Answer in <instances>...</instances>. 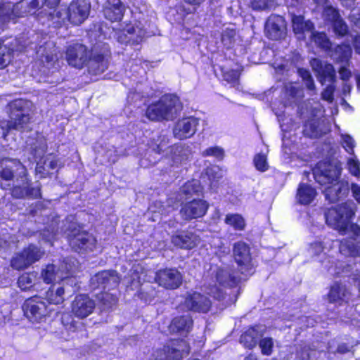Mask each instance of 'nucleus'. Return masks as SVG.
Instances as JSON below:
<instances>
[{"instance_id":"1","label":"nucleus","mask_w":360,"mask_h":360,"mask_svg":"<svg viewBox=\"0 0 360 360\" xmlns=\"http://www.w3.org/2000/svg\"><path fill=\"white\" fill-rule=\"evenodd\" d=\"M0 186L3 189H11L15 198H39L41 186H32L27 177L26 167L17 159H0Z\"/></svg>"},{"instance_id":"2","label":"nucleus","mask_w":360,"mask_h":360,"mask_svg":"<svg viewBox=\"0 0 360 360\" xmlns=\"http://www.w3.org/2000/svg\"><path fill=\"white\" fill-rule=\"evenodd\" d=\"M341 168L328 162L323 161L317 164L313 170L315 180L321 185L328 186L323 191L325 198L330 202H335L345 197L349 191L348 182L336 181L340 175Z\"/></svg>"},{"instance_id":"3","label":"nucleus","mask_w":360,"mask_h":360,"mask_svg":"<svg viewBox=\"0 0 360 360\" xmlns=\"http://www.w3.org/2000/svg\"><path fill=\"white\" fill-rule=\"evenodd\" d=\"M182 110V104L176 95L167 94L157 102L149 105L145 112L150 121H171L175 119Z\"/></svg>"},{"instance_id":"4","label":"nucleus","mask_w":360,"mask_h":360,"mask_svg":"<svg viewBox=\"0 0 360 360\" xmlns=\"http://www.w3.org/2000/svg\"><path fill=\"white\" fill-rule=\"evenodd\" d=\"M32 106L30 101L22 99L11 102L8 104V129L18 131L27 129L32 118Z\"/></svg>"},{"instance_id":"5","label":"nucleus","mask_w":360,"mask_h":360,"mask_svg":"<svg viewBox=\"0 0 360 360\" xmlns=\"http://www.w3.org/2000/svg\"><path fill=\"white\" fill-rule=\"evenodd\" d=\"M211 276L214 278V283H210L206 287V292L214 299L221 300L224 298L223 291L216 285L218 283L220 285L233 288L236 286L243 278L235 275V273L228 266L215 267L211 269Z\"/></svg>"},{"instance_id":"6","label":"nucleus","mask_w":360,"mask_h":360,"mask_svg":"<svg viewBox=\"0 0 360 360\" xmlns=\"http://www.w3.org/2000/svg\"><path fill=\"white\" fill-rule=\"evenodd\" d=\"M356 210V204L352 200L332 207L325 214L326 224L345 233L349 228V221L355 214Z\"/></svg>"},{"instance_id":"7","label":"nucleus","mask_w":360,"mask_h":360,"mask_svg":"<svg viewBox=\"0 0 360 360\" xmlns=\"http://www.w3.org/2000/svg\"><path fill=\"white\" fill-rule=\"evenodd\" d=\"M90 8L89 0H72L66 10L56 12L57 20L53 24L60 26L65 20H68L72 24L79 25L88 18Z\"/></svg>"},{"instance_id":"8","label":"nucleus","mask_w":360,"mask_h":360,"mask_svg":"<svg viewBox=\"0 0 360 360\" xmlns=\"http://www.w3.org/2000/svg\"><path fill=\"white\" fill-rule=\"evenodd\" d=\"M111 52L107 44H96L91 49V55L86 61L89 73L99 75L108 68Z\"/></svg>"},{"instance_id":"9","label":"nucleus","mask_w":360,"mask_h":360,"mask_svg":"<svg viewBox=\"0 0 360 360\" xmlns=\"http://www.w3.org/2000/svg\"><path fill=\"white\" fill-rule=\"evenodd\" d=\"M68 238L72 248L78 252L92 251L96 244L94 236L75 225H72L68 233Z\"/></svg>"},{"instance_id":"10","label":"nucleus","mask_w":360,"mask_h":360,"mask_svg":"<svg viewBox=\"0 0 360 360\" xmlns=\"http://www.w3.org/2000/svg\"><path fill=\"white\" fill-rule=\"evenodd\" d=\"M73 273L72 266L69 263V259H65L60 266L57 267L54 264H48L45 269L41 271V277L46 283L58 281H65L66 283H75V278H69V274Z\"/></svg>"},{"instance_id":"11","label":"nucleus","mask_w":360,"mask_h":360,"mask_svg":"<svg viewBox=\"0 0 360 360\" xmlns=\"http://www.w3.org/2000/svg\"><path fill=\"white\" fill-rule=\"evenodd\" d=\"M22 310L25 316L32 323L43 321L51 311L46 302L38 297L27 299L22 305Z\"/></svg>"},{"instance_id":"12","label":"nucleus","mask_w":360,"mask_h":360,"mask_svg":"<svg viewBox=\"0 0 360 360\" xmlns=\"http://www.w3.org/2000/svg\"><path fill=\"white\" fill-rule=\"evenodd\" d=\"M233 255L242 275L247 276L253 273L250 248L247 243L243 241L235 243L233 245Z\"/></svg>"},{"instance_id":"13","label":"nucleus","mask_w":360,"mask_h":360,"mask_svg":"<svg viewBox=\"0 0 360 360\" xmlns=\"http://www.w3.org/2000/svg\"><path fill=\"white\" fill-rule=\"evenodd\" d=\"M60 0H32L27 5V10L22 13H27L30 14L34 13L35 11L41 10L38 13L39 19L46 17L49 20H52L53 22L57 20L56 12L58 10L56 7L59 4ZM60 10H58L59 11Z\"/></svg>"},{"instance_id":"14","label":"nucleus","mask_w":360,"mask_h":360,"mask_svg":"<svg viewBox=\"0 0 360 360\" xmlns=\"http://www.w3.org/2000/svg\"><path fill=\"white\" fill-rule=\"evenodd\" d=\"M188 354L184 341H173L169 345L157 349L153 354L155 360H179Z\"/></svg>"},{"instance_id":"15","label":"nucleus","mask_w":360,"mask_h":360,"mask_svg":"<svg viewBox=\"0 0 360 360\" xmlns=\"http://www.w3.org/2000/svg\"><path fill=\"white\" fill-rule=\"evenodd\" d=\"M120 276L114 270L102 271L95 274L91 278V284L94 288L103 289H114L120 282Z\"/></svg>"},{"instance_id":"16","label":"nucleus","mask_w":360,"mask_h":360,"mask_svg":"<svg viewBox=\"0 0 360 360\" xmlns=\"http://www.w3.org/2000/svg\"><path fill=\"white\" fill-rule=\"evenodd\" d=\"M310 65L322 85L326 82L331 83L335 82L336 72L332 64L318 58H313L310 61Z\"/></svg>"},{"instance_id":"17","label":"nucleus","mask_w":360,"mask_h":360,"mask_svg":"<svg viewBox=\"0 0 360 360\" xmlns=\"http://www.w3.org/2000/svg\"><path fill=\"white\" fill-rule=\"evenodd\" d=\"M182 275L176 269H165L159 270L155 275V281L167 289H176L182 283Z\"/></svg>"},{"instance_id":"18","label":"nucleus","mask_w":360,"mask_h":360,"mask_svg":"<svg viewBox=\"0 0 360 360\" xmlns=\"http://www.w3.org/2000/svg\"><path fill=\"white\" fill-rule=\"evenodd\" d=\"M198 120L194 117H188L179 120L173 128L175 138L183 140L193 136L197 130Z\"/></svg>"},{"instance_id":"19","label":"nucleus","mask_w":360,"mask_h":360,"mask_svg":"<svg viewBox=\"0 0 360 360\" xmlns=\"http://www.w3.org/2000/svg\"><path fill=\"white\" fill-rule=\"evenodd\" d=\"M208 203L202 200H193L184 204L180 214L186 220H191L203 217L208 209Z\"/></svg>"},{"instance_id":"20","label":"nucleus","mask_w":360,"mask_h":360,"mask_svg":"<svg viewBox=\"0 0 360 360\" xmlns=\"http://www.w3.org/2000/svg\"><path fill=\"white\" fill-rule=\"evenodd\" d=\"M265 30L269 39L278 40L286 34V23L283 17L271 15L266 22Z\"/></svg>"},{"instance_id":"21","label":"nucleus","mask_w":360,"mask_h":360,"mask_svg":"<svg viewBox=\"0 0 360 360\" xmlns=\"http://www.w3.org/2000/svg\"><path fill=\"white\" fill-rule=\"evenodd\" d=\"M94 301L86 295L76 296L72 303V312L79 319L87 317L94 311Z\"/></svg>"},{"instance_id":"22","label":"nucleus","mask_w":360,"mask_h":360,"mask_svg":"<svg viewBox=\"0 0 360 360\" xmlns=\"http://www.w3.org/2000/svg\"><path fill=\"white\" fill-rule=\"evenodd\" d=\"M349 231L353 233V238L345 240L340 245V252L345 255H360V226L356 224L349 225Z\"/></svg>"},{"instance_id":"23","label":"nucleus","mask_w":360,"mask_h":360,"mask_svg":"<svg viewBox=\"0 0 360 360\" xmlns=\"http://www.w3.org/2000/svg\"><path fill=\"white\" fill-rule=\"evenodd\" d=\"M87 49L85 46L76 44L70 46L66 51V60L68 64L77 68H82L87 61Z\"/></svg>"},{"instance_id":"24","label":"nucleus","mask_w":360,"mask_h":360,"mask_svg":"<svg viewBox=\"0 0 360 360\" xmlns=\"http://www.w3.org/2000/svg\"><path fill=\"white\" fill-rule=\"evenodd\" d=\"M184 305L188 310L207 313L210 310L212 303L206 296L198 292H193L186 296Z\"/></svg>"},{"instance_id":"25","label":"nucleus","mask_w":360,"mask_h":360,"mask_svg":"<svg viewBox=\"0 0 360 360\" xmlns=\"http://www.w3.org/2000/svg\"><path fill=\"white\" fill-rule=\"evenodd\" d=\"M172 243L176 247L192 249L200 243V238L196 234L188 231H176L171 238Z\"/></svg>"},{"instance_id":"26","label":"nucleus","mask_w":360,"mask_h":360,"mask_svg":"<svg viewBox=\"0 0 360 360\" xmlns=\"http://www.w3.org/2000/svg\"><path fill=\"white\" fill-rule=\"evenodd\" d=\"M292 27L298 38H304V34L311 33L314 30V25L310 20H305L302 15L290 13Z\"/></svg>"},{"instance_id":"27","label":"nucleus","mask_w":360,"mask_h":360,"mask_svg":"<svg viewBox=\"0 0 360 360\" xmlns=\"http://www.w3.org/2000/svg\"><path fill=\"white\" fill-rule=\"evenodd\" d=\"M125 8L120 0H108L103 7L105 18L112 22L122 20Z\"/></svg>"},{"instance_id":"28","label":"nucleus","mask_w":360,"mask_h":360,"mask_svg":"<svg viewBox=\"0 0 360 360\" xmlns=\"http://www.w3.org/2000/svg\"><path fill=\"white\" fill-rule=\"evenodd\" d=\"M265 332L264 326H256L249 328L243 335H241L240 341L248 348H253L258 342V340L261 338Z\"/></svg>"},{"instance_id":"29","label":"nucleus","mask_w":360,"mask_h":360,"mask_svg":"<svg viewBox=\"0 0 360 360\" xmlns=\"http://www.w3.org/2000/svg\"><path fill=\"white\" fill-rule=\"evenodd\" d=\"M326 130L323 122L321 119L313 117L304 124L303 134L310 138H319L326 134Z\"/></svg>"},{"instance_id":"30","label":"nucleus","mask_w":360,"mask_h":360,"mask_svg":"<svg viewBox=\"0 0 360 360\" xmlns=\"http://www.w3.org/2000/svg\"><path fill=\"white\" fill-rule=\"evenodd\" d=\"M71 283H66L63 287L58 288L56 290L50 289L46 294V302L49 304H59L63 302L65 292L71 293L75 292V289L72 288L70 290Z\"/></svg>"},{"instance_id":"31","label":"nucleus","mask_w":360,"mask_h":360,"mask_svg":"<svg viewBox=\"0 0 360 360\" xmlns=\"http://www.w3.org/2000/svg\"><path fill=\"white\" fill-rule=\"evenodd\" d=\"M193 326V320L189 315L181 316L174 318L170 325V329L173 332L181 334H187Z\"/></svg>"},{"instance_id":"32","label":"nucleus","mask_w":360,"mask_h":360,"mask_svg":"<svg viewBox=\"0 0 360 360\" xmlns=\"http://www.w3.org/2000/svg\"><path fill=\"white\" fill-rule=\"evenodd\" d=\"M22 7V4L20 3L15 5L11 3L0 4V21L6 22L20 17L22 14L19 13L18 11Z\"/></svg>"},{"instance_id":"33","label":"nucleus","mask_w":360,"mask_h":360,"mask_svg":"<svg viewBox=\"0 0 360 360\" xmlns=\"http://www.w3.org/2000/svg\"><path fill=\"white\" fill-rule=\"evenodd\" d=\"M316 195V190L306 184H300L297 188L296 198L301 205H309Z\"/></svg>"},{"instance_id":"34","label":"nucleus","mask_w":360,"mask_h":360,"mask_svg":"<svg viewBox=\"0 0 360 360\" xmlns=\"http://www.w3.org/2000/svg\"><path fill=\"white\" fill-rule=\"evenodd\" d=\"M352 56V49L348 45L338 46L332 55L333 59L337 63L349 65Z\"/></svg>"},{"instance_id":"35","label":"nucleus","mask_w":360,"mask_h":360,"mask_svg":"<svg viewBox=\"0 0 360 360\" xmlns=\"http://www.w3.org/2000/svg\"><path fill=\"white\" fill-rule=\"evenodd\" d=\"M347 292L345 286L339 283H335L331 286L328 294V301L331 303H339L345 301Z\"/></svg>"},{"instance_id":"36","label":"nucleus","mask_w":360,"mask_h":360,"mask_svg":"<svg viewBox=\"0 0 360 360\" xmlns=\"http://www.w3.org/2000/svg\"><path fill=\"white\" fill-rule=\"evenodd\" d=\"M99 307L102 310H108L112 309L116 305L117 298L116 295L108 292H103L97 295Z\"/></svg>"},{"instance_id":"37","label":"nucleus","mask_w":360,"mask_h":360,"mask_svg":"<svg viewBox=\"0 0 360 360\" xmlns=\"http://www.w3.org/2000/svg\"><path fill=\"white\" fill-rule=\"evenodd\" d=\"M311 37L315 44L324 51H328L331 48V41L324 32L312 31Z\"/></svg>"},{"instance_id":"38","label":"nucleus","mask_w":360,"mask_h":360,"mask_svg":"<svg viewBox=\"0 0 360 360\" xmlns=\"http://www.w3.org/2000/svg\"><path fill=\"white\" fill-rule=\"evenodd\" d=\"M224 222L237 231L244 230L246 225L244 218L239 214H226Z\"/></svg>"},{"instance_id":"39","label":"nucleus","mask_w":360,"mask_h":360,"mask_svg":"<svg viewBox=\"0 0 360 360\" xmlns=\"http://www.w3.org/2000/svg\"><path fill=\"white\" fill-rule=\"evenodd\" d=\"M22 251L26 256V259L28 262L30 266L33 263L39 261L44 255V252L41 251L40 248L34 245H29Z\"/></svg>"},{"instance_id":"40","label":"nucleus","mask_w":360,"mask_h":360,"mask_svg":"<svg viewBox=\"0 0 360 360\" xmlns=\"http://www.w3.org/2000/svg\"><path fill=\"white\" fill-rule=\"evenodd\" d=\"M188 156L189 152L186 148L181 146H175L172 150V159L173 165L178 166L182 162L186 160Z\"/></svg>"},{"instance_id":"41","label":"nucleus","mask_w":360,"mask_h":360,"mask_svg":"<svg viewBox=\"0 0 360 360\" xmlns=\"http://www.w3.org/2000/svg\"><path fill=\"white\" fill-rule=\"evenodd\" d=\"M127 32L130 35L128 40L133 44H139L146 37V32L139 26L129 27Z\"/></svg>"},{"instance_id":"42","label":"nucleus","mask_w":360,"mask_h":360,"mask_svg":"<svg viewBox=\"0 0 360 360\" xmlns=\"http://www.w3.org/2000/svg\"><path fill=\"white\" fill-rule=\"evenodd\" d=\"M168 143V139L165 135H160L156 139H153L150 148L155 153L160 154L167 148Z\"/></svg>"},{"instance_id":"43","label":"nucleus","mask_w":360,"mask_h":360,"mask_svg":"<svg viewBox=\"0 0 360 360\" xmlns=\"http://www.w3.org/2000/svg\"><path fill=\"white\" fill-rule=\"evenodd\" d=\"M36 279V275L34 274L26 273L21 275L18 280V284L19 288L22 290L30 289Z\"/></svg>"},{"instance_id":"44","label":"nucleus","mask_w":360,"mask_h":360,"mask_svg":"<svg viewBox=\"0 0 360 360\" xmlns=\"http://www.w3.org/2000/svg\"><path fill=\"white\" fill-rule=\"evenodd\" d=\"M11 266L16 270H22L30 266L23 251L17 254L11 262Z\"/></svg>"},{"instance_id":"45","label":"nucleus","mask_w":360,"mask_h":360,"mask_svg":"<svg viewBox=\"0 0 360 360\" xmlns=\"http://www.w3.org/2000/svg\"><path fill=\"white\" fill-rule=\"evenodd\" d=\"M12 50L0 42V69L8 66L11 61Z\"/></svg>"},{"instance_id":"46","label":"nucleus","mask_w":360,"mask_h":360,"mask_svg":"<svg viewBox=\"0 0 360 360\" xmlns=\"http://www.w3.org/2000/svg\"><path fill=\"white\" fill-rule=\"evenodd\" d=\"M186 195H191L201 191V186L198 180H192L186 182L181 189Z\"/></svg>"},{"instance_id":"47","label":"nucleus","mask_w":360,"mask_h":360,"mask_svg":"<svg viewBox=\"0 0 360 360\" xmlns=\"http://www.w3.org/2000/svg\"><path fill=\"white\" fill-rule=\"evenodd\" d=\"M236 31L234 29L227 28L221 34V41L224 46L231 47L235 42Z\"/></svg>"},{"instance_id":"48","label":"nucleus","mask_w":360,"mask_h":360,"mask_svg":"<svg viewBox=\"0 0 360 360\" xmlns=\"http://www.w3.org/2000/svg\"><path fill=\"white\" fill-rule=\"evenodd\" d=\"M259 346L261 349L262 354L264 355L269 356L271 354L274 347V342L271 338H262L259 342Z\"/></svg>"},{"instance_id":"49","label":"nucleus","mask_w":360,"mask_h":360,"mask_svg":"<svg viewBox=\"0 0 360 360\" xmlns=\"http://www.w3.org/2000/svg\"><path fill=\"white\" fill-rule=\"evenodd\" d=\"M240 72L237 70H227L223 72V78L233 86L238 84Z\"/></svg>"},{"instance_id":"50","label":"nucleus","mask_w":360,"mask_h":360,"mask_svg":"<svg viewBox=\"0 0 360 360\" xmlns=\"http://www.w3.org/2000/svg\"><path fill=\"white\" fill-rule=\"evenodd\" d=\"M254 165L260 172H265L268 169L269 165L266 160V155L262 153L255 155L253 160Z\"/></svg>"},{"instance_id":"51","label":"nucleus","mask_w":360,"mask_h":360,"mask_svg":"<svg viewBox=\"0 0 360 360\" xmlns=\"http://www.w3.org/2000/svg\"><path fill=\"white\" fill-rule=\"evenodd\" d=\"M323 16L326 20L333 23L340 18L338 11L331 6H326L325 7L323 10Z\"/></svg>"},{"instance_id":"52","label":"nucleus","mask_w":360,"mask_h":360,"mask_svg":"<svg viewBox=\"0 0 360 360\" xmlns=\"http://www.w3.org/2000/svg\"><path fill=\"white\" fill-rule=\"evenodd\" d=\"M333 30L336 34L343 37L348 32V27L345 21L340 18L333 23Z\"/></svg>"},{"instance_id":"53","label":"nucleus","mask_w":360,"mask_h":360,"mask_svg":"<svg viewBox=\"0 0 360 360\" xmlns=\"http://www.w3.org/2000/svg\"><path fill=\"white\" fill-rule=\"evenodd\" d=\"M203 156H214L222 160L224 155V150L218 146L211 147L202 152Z\"/></svg>"},{"instance_id":"54","label":"nucleus","mask_w":360,"mask_h":360,"mask_svg":"<svg viewBox=\"0 0 360 360\" xmlns=\"http://www.w3.org/2000/svg\"><path fill=\"white\" fill-rule=\"evenodd\" d=\"M44 49L40 45L39 49L37 50V54L41 56V60L43 63H46L47 65H51L56 60V56L47 53L44 55Z\"/></svg>"},{"instance_id":"55","label":"nucleus","mask_w":360,"mask_h":360,"mask_svg":"<svg viewBox=\"0 0 360 360\" xmlns=\"http://www.w3.org/2000/svg\"><path fill=\"white\" fill-rule=\"evenodd\" d=\"M342 145L346 151L349 153H353L354 148V141L352 136L347 134H342Z\"/></svg>"},{"instance_id":"56","label":"nucleus","mask_w":360,"mask_h":360,"mask_svg":"<svg viewBox=\"0 0 360 360\" xmlns=\"http://www.w3.org/2000/svg\"><path fill=\"white\" fill-rule=\"evenodd\" d=\"M206 174L210 180H218L222 177V171L217 166L208 167L206 170Z\"/></svg>"},{"instance_id":"57","label":"nucleus","mask_w":360,"mask_h":360,"mask_svg":"<svg viewBox=\"0 0 360 360\" xmlns=\"http://www.w3.org/2000/svg\"><path fill=\"white\" fill-rule=\"evenodd\" d=\"M250 5L254 10L262 11L266 9L273 0H250Z\"/></svg>"},{"instance_id":"58","label":"nucleus","mask_w":360,"mask_h":360,"mask_svg":"<svg viewBox=\"0 0 360 360\" xmlns=\"http://www.w3.org/2000/svg\"><path fill=\"white\" fill-rule=\"evenodd\" d=\"M285 91L287 95L292 98H297L302 96V91L292 84L286 85Z\"/></svg>"},{"instance_id":"59","label":"nucleus","mask_w":360,"mask_h":360,"mask_svg":"<svg viewBox=\"0 0 360 360\" xmlns=\"http://www.w3.org/2000/svg\"><path fill=\"white\" fill-rule=\"evenodd\" d=\"M323 248L321 242H314L309 245L307 251L309 255L313 257L319 255L323 252Z\"/></svg>"},{"instance_id":"60","label":"nucleus","mask_w":360,"mask_h":360,"mask_svg":"<svg viewBox=\"0 0 360 360\" xmlns=\"http://www.w3.org/2000/svg\"><path fill=\"white\" fill-rule=\"evenodd\" d=\"M46 172L47 174L51 172V171L56 169L58 167V160L51 157L46 158L44 161Z\"/></svg>"},{"instance_id":"61","label":"nucleus","mask_w":360,"mask_h":360,"mask_svg":"<svg viewBox=\"0 0 360 360\" xmlns=\"http://www.w3.org/2000/svg\"><path fill=\"white\" fill-rule=\"evenodd\" d=\"M349 170L352 174L355 176H359L360 174V164L358 161L354 159L348 160Z\"/></svg>"},{"instance_id":"62","label":"nucleus","mask_w":360,"mask_h":360,"mask_svg":"<svg viewBox=\"0 0 360 360\" xmlns=\"http://www.w3.org/2000/svg\"><path fill=\"white\" fill-rule=\"evenodd\" d=\"M334 90L333 85H328L321 93L322 98L331 103L333 101Z\"/></svg>"},{"instance_id":"63","label":"nucleus","mask_w":360,"mask_h":360,"mask_svg":"<svg viewBox=\"0 0 360 360\" xmlns=\"http://www.w3.org/2000/svg\"><path fill=\"white\" fill-rule=\"evenodd\" d=\"M347 65H342L338 72L340 74L341 79L344 81L348 80L351 77V71L347 68Z\"/></svg>"},{"instance_id":"64","label":"nucleus","mask_w":360,"mask_h":360,"mask_svg":"<svg viewBox=\"0 0 360 360\" xmlns=\"http://www.w3.org/2000/svg\"><path fill=\"white\" fill-rule=\"evenodd\" d=\"M352 191L356 200L360 203V186L353 184L352 185Z\"/></svg>"}]
</instances>
